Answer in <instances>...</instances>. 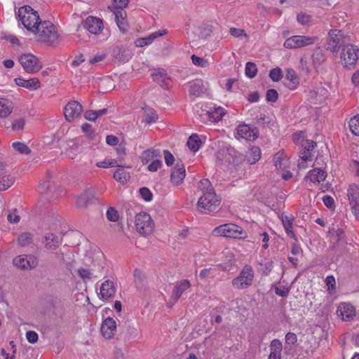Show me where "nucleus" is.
Masks as SVG:
<instances>
[{
  "label": "nucleus",
  "instance_id": "nucleus-1",
  "mask_svg": "<svg viewBox=\"0 0 359 359\" xmlns=\"http://www.w3.org/2000/svg\"><path fill=\"white\" fill-rule=\"evenodd\" d=\"M351 41L350 36L345 34L341 29H333L329 32L325 48L330 50L334 55H337L339 49H342Z\"/></svg>",
  "mask_w": 359,
  "mask_h": 359
},
{
  "label": "nucleus",
  "instance_id": "nucleus-2",
  "mask_svg": "<svg viewBox=\"0 0 359 359\" xmlns=\"http://www.w3.org/2000/svg\"><path fill=\"white\" fill-rule=\"evenodd\" d=\"M34 33L37 34V39L39 41L48 45H55L57 43L59 35L55 26L50 21L39 23Z\"/></svg>",
  "mask_w": 359,
  "mask_h": 359
},
{
  "label": "nucleus",
  "instance_id": "nucleus-3",
  "mask_svg": "<svg viewBox=\"0 0 359 359\" xmlns=\"http://www.w3.org/2000/svg\"><path fill=\"white\" fill-rule=\"evenodd\" d=\"M18 15L21 20L24 27L29 31L36 32V27L39 23L43 22L40 21L39 16L37 12L34 11L32 7L25 6L20 7L18 9Z\"/></svg>",
  "mask_w": 359,
  "mask_h": 359
},
{
  "label": "nucleus",
  "instance_id": "nucleus-4",
  "mask_svg": "<svg viewBox=\"0 0 359 359\" xmlns=\"http://www.w3.org/2000/svg\"><path fill=\"white\" fill-rule=\"evenodd\" d=\"M198 208L202 213L210 214L217 212L220 205V200L215 191L203 194L198 199Z\"/></svg>",
  "mask_w": 359,
  "mask_h": 359
},
{
  "label": "nucleus",
  "instance_id": "nucleus-5",
  "mask_svg": "<svg viewBox=\"0 0 359 359\" xmlns=\"http://www.w3.org/2000/svg\"><path fill=\"white\" fill-rule=\"evenodd\" d=\"M212 234L217 236H224L232 238H244L245 231L234 224L229 223L220 225L212 231Z\"/></svg>",
  "mask_w": 359,
  "mask_h": 359
},
{
  "label": "nucleus",
  "instance_id": "nucleus-6",
  "mask_svg": "<svg viewBox=\"0 0 359 359\" xmlns=\"http://www.w3.org/2000/svg\"><path fill=\"white\" fill-rule=\"evenodd\" d=\"M359 49L356 46L348 43L342 48L340 53V59L344 67L355 66L358 60Z\"/></svg>",
  "mask_w": 359,
  "mask_h": 359
},
{
  "label": "nucleus",
  "instance_id": "nucleus-7",
  "mask_svg": "<svg viewBox=\"0 0 359 359\" xmlns=\"http://www.w3.org/2000/svg\"><path fill=\"white\" fill-rule=\"evenodd\" d=\"M19 62L27 73L34 74L38 72L43 67L39 60L31 53L22 55Z\"/></svg>",
  "mask_w": 359,
  "mask_h": 359
},
{
  "label": "nucleus",
  "instance_id": "nucleus-8",
  "mask_svg": "<svg viewBox=\"0 0 359 359\" xmlns=\"http://www.w3.org/2000/svg\"><path fill=\"white\" fill-rule=\"evenodd\" d=\"M135 226L140 234L148 235L154 230V222L149 214L141 212L135 217Z\"/></svg>",
  "mask_w": 359,
  "mask_h": 359
},
{
  "label": "nucleus",
  "instance_id": "nucleus-9",
  "mask_svg": "<svg viewBox=\"0 0 359 359\" xmlns=\"http://www.w3.org/2000/svg\"><path fill=\"white\" fill-rule=\"evenodd\" d=\"M254 272L251 266H245L240 275L232 280V285L236 289H243L251 285Z\"/></svg>",
  "mask_w": 359,
  "mask_h": 359
},
{
  "label": "nucleus",
  "instance_id": "nucleus-10",
  "mask_svg": "<svg viewBox=\"0 0 359 359\" xmlns=\"http://www.w3.org/2000/svg\"><path fill=\"white\" fill-rule=\"evenodd\" d=\"M237 151L229 144L223 145L217 153V160L220 164L227 163L235 165Z\"/></svg>",
  "mask_w": 359,
  "mask_h": 359
},
{
  "label": "nucleus",
  "instance_id": "nucleus-11",
  "mask_svg": "<svg viewBox=\"0 0 359 359\" xmlns=\"http://www.w3.org/2000/svg\"><path fill=\"white\" fill-rule=\"evenodd\" d=\"M315 41V37L296 35L287 39L284 43V46L286 48H298L313 44Z\"/></svg>",
  "mask_w": 359,
  "mask_h": 359
},
{
  "label": "nucleus",
  "instance_id": "nucleus-12",
  "mask_svg": "<svg viewBox=\"0 0 359 359\" xmlns=\"http://www.w3.org/2000/svg\"><path fill=\"white\" fill-rule=\"evenodd\" d=\"M82 110V105L78 101L73 100L65 107L64 115L67 121L72 122L80 116Z\"/></svg>",
  "mask_w": 359,
  "mask_h": 359
},
{
  "label": "nucleus",
  "instance_id": "nucleus-13",
  "mask_svg": "<svg viewBox=\"0 0 359 359\" xmlns=\"http://www.w3.org/2000/svg\"><path fill=\"white\" fill-rule=\"evenodd\" d=\"M347 196L353 213L359 217V188L355 184H351L348 189Z\"/></svg>",
  "mask_w": 359,
  "mask_h": 359
},
{
  "label": "nucleus",
  "instance_id": "nucleus-14",
  "mask_svg": "<svg viewBox=\"0 0 359 359\" xmlns=\"http://www.w3.org/2000/svg\"><path fill=\"white\" fill-rule=\"evenodd\" d=\"M191 287V283L188 280H182L177 282L172 292L170 301L168 302V306L171 307L173 306L182 296L183 292Z\"/></svg>",
  "mask_w": 359,
  "mask_h": 359
},
{
  "label": "nucleus",
  "instance_id": "nucleus-15",
  "mask_svg": "<svg viewBox=\"0 0 359 359\" xmlns=\"http://www.w3.org/2000/svg\"><path fill=\"white\" fill-rule=\"evenodd\" d=\"M111 56L114 61L126 63L128 62L132 56V50L123 46H116L113 48Z\"/></svg>",
  "mask_w": 359,
  "mask_h": 359
},
{
  "label": "nucleus",
  "instance_id": "nucleus-16",
  "mask_svg": "<svg viewBox=\"0 0 359 359\" xmlns=\"http://www.w3.org/2000/svg\"><path fill=\"white\" fill-rule=\"evenodd\" d=\"M62 238L53 233H46L42 238L44 248L49 252L56 250L62 244Z\"/></svg>",
  "mask_w": 359,
  "mask_h": 359
},
{
  "label": "nucleus",
  "instance_id": "nucleus-17",
  "mask_svg": "<svg viewBox=\"0 0 359 359\" xmlns=\"http://www.w3.org/2000/svg\"><path fill=\"white\" fill-rule=\"evenodd\" d=\"M302 147H303V152L301 153L300 158L302 162L299 163V166L305 168L306 162L311 160V151L316 147V143L313 140H303L302 142Z\"/></svg>",
  "mask_w": 359,
  "mask_h": 359
},
{
  "label": "nucleus",
  "instance_id": "nucleus-18",
  "mask_svg": "<svg viewBox=\"0 0 359 359\" xmlns=\"http://www.w3.org/2000/svg\"><path fill=\"white\" fill-rule=\"evenodd\" d=\"M186 176V171L183 163L177 161L170 175V182L172 184L180 185Z\"/></svg>",
  "mask_w": 359,
  "mask_h": 359
},
{
  "label": "nucleus",
  "instance_id": "nucleus-19",
  "mask_svg": "<svg viewBox=\"0 0 359 359\" xmlns=\"http://www.w3.org/2000/svg\"><path fill=\"white\" fill-rule=\"evenodd\" d=\"M101 332L104 338L108 339L113 338L116 332L115 320L111 317L107 318L102 324Z\"/></svg>",
  "mask_w": 359,
  "mask_h": 359
},
{
  "label": "nucleus",
  "instance_id": "nucleus-20",
  "mask_svg": "<svg viewBox=\"0 0 359 359\" xmlns=\"http://www.w3.org/2000/svg\"><path fill=\"white\" fill-rule=\"evenodd\" d=\"M337 313L343 320L349 321L355 316V311L351 304L343 302L339 305Z\"/></svg>",
  "mask_w": 359,
  "mask_h": 359
},
{
  "label": "nucleus",
  "instance_id": "nucleus-21",
  "mask_svg": "<svg viewBox=\"0 0 359 359\" xmlns=\"http://www.w3.org/2000/svg\"><path fill=\"white\" fill-rule=\"evenodd\" d=\"M35 258L32 257H28L27 255H19L13 259V264L20 269H30L34 268L36 265Z\"/></svg>",
  "mask_w": 359,
  "mask_h": 359
},
{
  "label": "nucleus",
  "instance_id": "nucleus-22",
  "mask_svg": "<svg viewBox=\"0 0 359 359\" xmlns=\"http://www.w3.org/2000/svg\"><path fill=\"white\" fill-rule=\"evenodd\" d=\"M83 27L91 34H97L103 29L102 21L99 18L88 17L83 22Z\"/></svg>",
  "mask_w": 359,
  "mask_h": 359
},
{
  "label": "nucleus",
  "instance_id": "nucleus-23",
  "mask_svg": "<svg viewBox=\"0 0 359 359\" xmlns=\"http://www.w3.org/2000/svg\"><path fill=\"white\" fill-rule=\"evenodd\" d=\"M16 85L24 87L29 90H34L40 88L41 83L39 79L32 78L30 79H24L22 78H16L15 79Z\"/></svg>",
  "mask_w": 359,
  "mask_h": 359
},
{
  "label": "nucleus",
  "instance_id": "nucleus-24",
  "mask_svg": "<svg viewBox=\"0 0 359 359\" xmlns=\"http://www.w3.org/2000/svg\"><path fill=\"white\" fill-rule=\"evenodd\" d=\"M283 83L287 88H288L290 90H295L297 88L299 82V79L293 69H287Z\"/></svg>",
  "mask_w": 359,
  "mask_h": 359
},
{
  "label": "nucleus",
  "instance_id": "nucleus-25",
  "mask_svg": "<svg viewBox=\"0 0 359 359\" xmlns=\"http://www.w3.org/2000/svg\"><path fill=\"white\" fill-rule=\"evenodd\" d=\"M115 291L114 282L107 280L102 284L100 294L102 299H108L114 295Z\"/></svg>",
  "mask_w": 359,
  "mask_h": 359
},
{
  "label": "nucleus",
  "instance_id": "nucleus-26",
  "mask_svg": "<svg viewBox=\"0 0 359 359\" xmlns=\"http://www.w3.org/2000/svg\"><path fill=\"white\" fill-rule=\"evenodd\" d=\"M327 177V172L320 168H314L310 170L307 175L306 178L309 179L311 182L313 183H320L322 181H324Z\"/></svg>",
  "mask_w": 359,
  "mask_h": 359
},
{
  "label": "nucleus",
  "instance_id": "nucleus-27",
  "mask_svg": "<svg viewBox=\"0 0 359 359\" xmlns=\"http://www.w3.org/2000/svg\"><path fill=\"white\" fill-rule=\"evenodd\" d=\"M151 77L154 81L158 83L161 87L168 86L167 81L168 80V76L164 69H158L154 70L151 74Z\"/></svg>",
  "mask_w": 359,
  "mask_h": 359
},
{
  "label": "nucleus",
  "instance_id": "nucleus-28",
  "mask_svg": "<svg viewBox=\"0 0 359 359\" xmlns=\"http://www.w3.org/2000/svg\"><path fill=\"white\" fill-rule=\"evenodd\" d=\"M166 34V32L164 31L161 32V31L155 32L151 33L149 36L146 38H140L135 41V44L137 47H143L144 46L149 45L153 42V41L158 36H163Z\"/></svg>",
  "mask_w": 359,
  "mask_h": 359
},
{
  "label": "nucleus",
  "instance_id": "nucleus-29",
  "mask_svg": "<svg viewBox=\"0 0 359 359\" xmlns=\"http://www.w3.org/2000/svg\"><path fill=\"white\" fill-rule=\"evenodd\" d=\"M189 91L191 95L200 96L203 93L205 87L201 80H196L189 85Z\"/></svg>",
  "mask_w": 359,
  "mask_h": 359
},
{
  "label": "nucleus",
  "instance_id": "nucleus-30",
  "mask_svg": "<svg viewBox=\"0 0 359 359\" xmlns=\"http://www.w3.org/2000/svg\"><path fill=\"white\" fill-rule=\"evenodd\" d=\"M238 135L247 140L252 141L256 139V134L247 125L240 126L238 128Z\"/></svg>",
  "mask_w": 359,
  "mask_h": 359
},
{
  "label": "nucleus",
  "instance_id": "nucleus-31",
  "mask_svg": "<svg viewBox=\"0 0 359 359\" xmlns=\"http://www.w3.org/2000/svg\"><path fill=\"white\" fill-rule=\"evenodd\" d=\"M282 344L278 339H274L271 343V353L269 359H280Z\"/></svg>",
  "mask_w": 359,
  "mask_h": 359
},
{
  "label": "nucleus",
  "instance_id": "nucleus-32",
  "mask_svg": "<svg viewBox=\"0 0 359 359\" xmlns=\"http://www.w3.org/2000/svg\"><path fill=\"white\" fill-rule=\"evenodd\" d=\"M12 110V102L8 99L0 98V117H7L11 114Z\"/></svg>",
  "mask_w": 359,
  "mask_h": 359
},
{
  "label": "nucleus",
  "instance_id": "nucleus-33",
  "mask_svg": "<svg viewBox=\"0 0 359 359\" xmlns=\"http://www.w3.org/2000/svg\"><path fill=\"white\" fill-rule=\"evenodd\" d=\"M261 157V149L258 147H252L245 156L246 161L250 164L257 162Z\"/></svg>",
  "mask_w": 359,
  "mask_h": 359
},
{
  "label": "nucleus",
  "instance_id": "nucleus-34",
  "mask_svg": "<svg viewBox=\"0 0 359 359\" xmlns=\"http://www.w3.org/2000/svg\"><path fill=\"white\" fill-rule=\"evenodd\" d=\"M188 147L193 151H197L202 145V141L196 134L191 135L187 143Z\"/></svg>",
  "mask_w": 359,
  "mask_h": 359
},
{
  "label": "nucleus",
  "instance_id": "nucleus-35",
  "mask_svg": "<svg viewBox=\"0 0 359 359\" xmlns=\"http://www.w3.org/2000/svg\"><path fill=\"white\" fill-rule=\"evenodd\" d=\"M208 117L212 121L217 122L220 121L222 116L225 114V110L221 107L214 108V109H210L207 111Z\"/></svg>",
  "mask_w": 359,
  "mask_h": 359
},
{
  "label": "nucleus",
  "instance_id": "nucleus-36",
  "mask_svg": "<svg viewBox=\"0 0 359 359\" xmlns=\"http://www.w3.org/2000/svg\"><path fill=\"white\" fill-rule=\"evenodd\" d=\"M114 178L124 184L129 180L130 175L123 168H118L114 173Z\"/></svg>",
  "mask_w": 359,
  "mask_h": 359
},
{
  "label": "nucleus",
  "instance_id": "nucleus-37",
  "mask_svg": "<svg viewBox=\"0 0 359 359\" xmlns=\"http://www.w3.org/2000/svg\"><path fill=\"white\" fill-rule=\"evenodd\" d=\"M282 223L287 234L294 238L295 234L292 231V217L282 216Z\"/></svg>",
  "mask_w": 359,
  "mask_h": 359
},
{
  "label": "nucleus",
  "instance_id": "nucleus-38",
  "mask_svg": "<svg viewBox=\"0 0 359 359\" xmlns=\"http://www.w3.org/2000/svg\"><path fill=\"white\" fill-rule=\"evenodd\" d=\"M274 165L278 170H281L288 165V161L283 157V153H277L273 156Z\"/></svg>",
  "mask_w": 359,
  "mask_h": 359
},
{
  "label": "nucleus",
  "instance_id": "nucleus-39",
  "mask_svg": "<svg viewBox=\"0 0 359 359\" xmlns=\"http://www.w3.org/2000/svg\"><path fill=\"white\" fill-rule=\"evenodd\" d=\"M313 64L316 68L320 67L325 61V56L320 49L315 50L312 55Z\"/></svg>",
  "mask_w": 359,
  "mask_h": 359
},
{
  "label": "nucleus",
  "instance_id": "nucleus-40",
  "mask_svg": "<svg viewBox=\"0 0 359 359\" xmlns=\"http://www.w3.org/2000/svg\"><path fill=\"white\" fill-rule=\"evenodd\" d=\"M155 157H161V151L158 149H147L143 151L142 158L143 161L148 163Z\"/></svg>",
  "mask_w": 359,
  "mask_h": 359
},
{
  "label": "nucleus",
  "instance_id": "nucleus-41",
  "mask_svg": "<svg viewBox=\"0 0 359 359\" xmlns=\"http://www.w3.org/2000/svg\"><path fill=\"white\" fill-rule=\"evenodd\" d=\"M33 234L29 232H23L18 237V243L20 246H27L32 243Z\"/></svg>",
  "mask_w": 359,
  "mask_h": 359
},
{
  "label": "nucleus",
  "instance_id": "nucleus-42",
  "mask_svg": "<svg viewBox=\"0 0 359 359\" xmlns=\"http://www.w3.org/2000/svg\"><path fill=\"white\" fill-rule=\"evenodd\" d=\"M158 119V115L153 109H146L144 110V121L147 123H155Z\"/></svg>",
  "mask_w": 359,
  "mask_h": 359
},
{
  "label": "nucleus",
  "instance_id": "nucleus-43",
  "mask_svg": "<svg viewBox=\"0 0 359 359\" xmlns=\"http://www.w3.org/2000/svg\"><path fill=\"white\" fill-rule=\"evenodd\" d=\"M90 203H93L91 198L85 193L78 197L76 201V205L79 208H86Z\"/></svg>",
  "mask_w": 359,
  "mask_h": 359
},
{
  "label": "nucleus",
  "instance_id": "nucleus-44",
  "mask_svg": "<svg viewBox=\"0 0 359 359\" xmlns=\"http://www.w3.org/2000/svg\"><path fill=\"white\" fill-rule=\"evenodd\" d=\"M198 188L201 190L203 194L207 192L215 191L211 182L208 179H203L200 181Z\"/></svg>",
  "mask_w": 359,
  "mask_h": 359
},
{
  "label": "nucleus",
  "instance_id": "nucleus-45",
  "mask_svg": "<svg viewBox=\"0 0 359 359\" xmlns=\"http://www.w3.org/2000/svg\"><path fill=\"white\" fill-rule=\"evenodd\" d=\"M349 128L353 135L359 136V115L351 118L349 121Z\"/></svg>",
  "mask_w": 359,
  "mask_h": 359
},
{
  "label": "nucleus",
  "instance_id": "nucleus-46",
  "mask_svg": "<svg viewBox=\"0 0 359 359\" xmlns=\"http://www.w3.org/2000/svg\"><path fill=\"white\" fill-rule=\"evenodd\" d=\"M257 73V68L255 63L248 62L245 66V74L248 77L252 79Z\"/></svg>",
  "mask_w": 359,
  "mask_h": 359
},
{
  "label": "nucleus",
  "instance_id": "nucleus-47",
  "mask_svg": "<svg viewBox=\"0 0 359 359\" xmlns=\"http://www.w3.org/2000/svg\"><path fill=\"white\" fill-rule=\"evenodd\" d=\"M13 147L22 154H29L31 153V149L25 144L20 142H13Z\"/></svg>",
  "mask_w": 359,
  "mask_h": 359
},
{
  "label": "nucleus",
  "instance_id": "nucleus-48",
  "mask_svg": "<svg viewBox=\"0 0 359 359\" xmlns=\"http://www.w3.org/2000/svg\"><path fill=\"white\" fill-rule=\"evenodd\" d=\"M115 15V20H122L126 19L127 14L126 11L123 8H109Z\"/></svg>",
  "mask_w": 359,
  "mask_h": 359
},
{
  "label": "nucleus",
  "instance_id": "nucleus-49",
  "mask_svg": "<svg viewBox=\"0 0 359 359\" xmlns=\"http://www.w3.org/2000/svg\"><path fill=\"white\" fill-rule=\"evenodd\" d=\"M191 60L192 62L198 67H207L209 65V62L207 60L198 57L195 55H192Z\"/></svg>",
  "mask_w": 359,
  "mask_h": 359
},
{
  "label": "nucleus",
  "instance_id": "nucleus-50",
  "mask_svg": "<svg viewBox=\"0 0 359 359\" xmlns=\"http://www.w3.org/2000/svg\"><path fill=\"white\" fill-rule=\"evenodd\" d=\"M269 77L273 81L277 82L280 81L283 77L281 69L279 67L271 69L269 73Z\"/></svg>",
  "mask_w": 359,
  "mask_h": 359
},
{
  "label": "nucleus",
  "instance_id": "nucleus-51",
  "mask_svg": "<svg viewBox=\"0 0 359 359\" xmlns=\"http://www.w3.org/2000/svg\"><path fill=\"white\" fill-rule=\"evenodd\" d=\"M1 180L2 182V187H1V190L8 189L14 182V178L11 175H4Z\"/></svg>",
  "mask_w": 359,
  "mask_h": 359
},
{
  "label": "nucleus",
  "instance_id": "nucleus-52",
  "mask_svg": "<svg viewBox=\"0 0 359 359\" xmlns=\"http://www.w3.org/2000/svg\"><path fill=\"white\" fill-rule=\"evenodd\" d=\"M107 217L111 222L118 221L119 218L118 211L114 208H109L107 211Z\"/></svg>",
  "mask_w": 359,
  "mask_h": 359
},
{
  "label": "nucleus",
  "instance_id": "nucleus-53",
  "mask_svg": "<svg viewBox=\"0 0 359 359\" xmlns=\"http://www.w3.org/2000/svg\"><path fill=\"white\" fill-rule=\"evenodd\" d=\"M278 98V93L275 89H269L266 91V99L268 102H275Z\"/></svg>",
  "mask_w": 359,
  "mask_h": 359
},
{
  "label": "nucleus",
  "instance_id": "nucleus-54",
  "mask_svg": "<svg viewBox=\"0 0 359 359\" xmlns=\"http://www.w3.org/2000/svg\"><path fill=\"white\" fill-rule=\"evenodd\" d=\"M297 20L301 25H307L311 21V16L305 13H300L297 15Z\"/></svg>",
  "mask_w": 359,
  "mask_h": 359
},
{
  "label": "nucleus",
  "instance_id": "nucleus-55",
  "mask_svg": "<svg viewBox=\"0 0 359 359\" xmlns=\"http://www.w3.org/2000/svg\"><path fill=\"white\" fill-rule=\"evenodd\" d=\"M140 194L142 198L145 201H150L152 199L153 195L151 191L147 187H142L140 189Z\"/></svg>",
  "mask_w": 359,
  "mask_h": 359
},
{
  "label": "nucleus",
  "instance_id": "nucleus-56",
  "mask_svg": "<svg viewBox=\"0 0 359 359\" xmlns=\"http://www.w3.org/2000/svg\"><path fill=\"white\" fill-rule=\"evenodd\" d=\"M297 341V337L293 332H288L285 335V344L286 345H294Z\"/></svg>",
  "mask_w": 359,
  "mask_h": 359
},
{
  "label": "nucleus",
  "instance_id": "nucleus-57",
  "mask_svg": "<svg viewBox=\"0 0 359 359\" xmlns=\"http://www.w3.org/2000/svg\"><path fill=\"white\" fill-rule=\"evenodd\" d=\"M129 0H113V4L111 6H109L108 8H124L128 4Z\"/></svg>",
  "mask_w": 359,
  "mask_h": 359
},
{
  "label": "nucleus",
  "instance_id": "nucleus-58",
  "mask_svg": "<svg viewBox=\"0 0 359 359\" xmlns=\"http://www.w3.org/2000/svg\"><path fill=\"white\" fill-rule=\"evenodd\" d=\"M77 272L79 277L83 280L86 279H90L92 278V273L88 269L80 268L78 269Z\"/></svg>",
  "mask_w": 359,
  "mask_h": 359
},
{
  "label": "nucleus",
  "instance_id": "nucleus-59",
  "mask_svg": "<svg viewBox=\"0 0 359 359\" xmlns=\"http://www.w3.org/2000/svg\"><path fill=\"white\" fill-rule=\"evenodd\" d=\"M162 165V161L158 158L154 160L151 163L148 165V170L151 172L156 171Z\"/></svg>",
  "mask_w": 359,
  "mask_h": 359
},
{
  "label": "nucleus",
  "instance_id": "nucleus-60",
  "mask_svg": "<svg viewBox=\"0 0 359 359\" xmlns=\"http://www.w3.org/2000/svg\"><path fill=\"white\" fill-rule=\"evenodd\" d=\"M27 341L31 344H34L38 341V334L34 331H28L26 333Z\"/></svg>",
  "mask_w": 359,
  "mask_h": 359
},
{
  "label": "nucleus",
  "instance_id": "nucleus-61",
  "mask_svg": "<svg viewBox=\"0 0 359 359\" xmlns=\"http://www.w3.org/2000/svg\"><path fill=\"white\" fill-rule=\"evenodd\" d=\"M323 201L325 206L330 209H333L335 207L334 201L330 196H325L323 198Z\"/></svg>",
  "mask_w": 359,
  "mask_h": 359
},
{
  "label": "nucleus",
  "instance_id": "nucleus-62",
  "mask_svg": "<svg viewBox=\"0 0 359 359\" xmlns=\"http://www.w3.org/2000/svg\"><path fill=\"white\" fill-rule=\"evenodd\" d=\"M25 124V121L24 118H20V119L15 120L12 123V129L14 130H22L24 128Z\"/></svg>",
  "mask_w": 359,
  "mask_h": 359
},
{
  "label": "nucleus",
  "instance_id": "nucleus-63",
  "mask_svg": "<svg viewBox=\"0 0 359 359\" xmlns=\"http://www.w3.org/2000/svg\"><path fill=\"white\" fill-rule=\"evenodd\" d=\"M133 276L136 283H138L139 284L142 283L144 276L140 269H135L133 273Z\"/></svg>",
  "mask_w": 359,
  "mask_h": 359
},
{
  "label": "nucleus",
  "instance_id": "nucleus-64",
  "mask_svg": "<svg viewBox=\"0 0 359 359\" xmlns=\"http://www.w3.org/2000/svg\"><path fill=\"white\" fill-rule=\"evenodd\" d=\"M163 154L165 163L168 165H172L175 161L173 155L168 150H164Z\"/></svg>",
  "mask_w": 359,
  "mask_h": 359
}]
</instances>
